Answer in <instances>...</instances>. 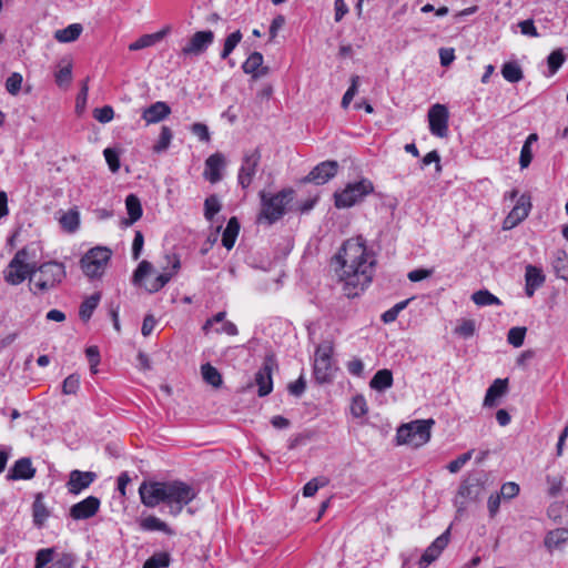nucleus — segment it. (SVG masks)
<instances>
[{
  "label": "nucleus",
  "mask_w": 568,
  "mask_h": 568,
  "mask_svg": "<svg viewBox=\"0 0 568 568\" xmlns=\"http://www.w3.org/2000/svg\"><path fill=\"white\" fill-rule=\"evenodd\" d=\"M332 264L348 298L362 294L373 280L375 260L362 237L345 241Z\"/></svg>",
  "instance_id": "1"
},
{
  "label": "nucleus",
  "mask_w": 568,
  "mask_h": 568,
  "mask_svg": "<svg viewBox=\"0 0 568 568\" xmlns=\"http://www.w3.org/2000/svg\"><path fill=\"white\" fill-rule=\"evenodd\" d=\"M141 503L148 508H154L160 504L168 507L169 515L176 517L183 508L197 496L194 486L182 481H146L139 487Z\"/></svg>",
  "instance_id": "2"
},
{
  "label": "nucleus",
  "mask_w": 568,
  "mask_h": 568,
  "mask_svg": "<svg viewBox=\"0 0 568 568\" xmlns=\"http://www.w3.org/2000/svg\"><path fill=\"white\" fill-rule=\"evenodd\" d=\"M67 277L63 263L49 261L39 265L38 277H31L30 292L34 295L48 293L57 288Z\"/></svg>",
  "instance_id": "3"
},
{
  "label": "nucleus",
  "mask_w": 568,
  "mask_h": 568,
  "mask_svg": "<svg viewBox=\"0 0 568 568\" xmlns=\"http://www.w3.org/2000/svg\"><path fill=\"white\" fill-rule=\"evenodd\" d=\"M293 190L284 189L275 194L260 192L262 209L257 221L273 224L285 214L286 205L293 200Z\"/></svg>",
  "instance_id": "4"
},
{
  "label": "nucleus",
  "mask_w": 568,
  "mask_h": 568,
  "mask_svg": "<svg viewBox=\"0 0 568 568\" xmlns=\"http://www.w3.org/2000/svg\"><path fill=\"white\" fill-rule=\"evenodd\" d=\"M435 424L434 419H416L402 425L397 429L396 438L399 445L406 444L413 447H420L430 439V429Z\"/></svg>",
  "instance_id": "5"
},
{
  "label": "nucleus",
  "mask_w": 568,
  "mask_h": 568,
  "mask_svg": "<svg viewBox=\"0 0 568 568\" xmlns=\"http://www.w3.org/2000/svg\"><path fill=\"white\" fill-rule=\"evenodd\" d=\"M373 192L374 185L368 179H362L357 182L348 183L342 191L334 193L335 206L337 209L352 207L361 203Z\"/></svg>",
  "instance_id": "6"
},
{
  "label": "nucleus",
  "mask_w": 568,
  "mask_h": 568,
  "mask_svg": "<svg viewBox=\"0 0 568 568\" xmlns=\"http://www.w3.org/2000/svg\"><path fill=\"white\" fill-rule=\"evenodd\" d=\"M333 347L331 344H322L315 351L313 374L318 384L329 383L336 368L332 361Z\"/></svg>",
  "instance_id": "7"
},
{
  "label": "nucleus",
  "mask_w": 568,
  "mask_h": 568,
  "mask_svg": "<svg viewBox=\"0 0 568 568\" xmlns=\"http://www.w3.org/2000/svg\"><path fill=\"white\" fill-rule=\"evenodd\" d=\"M112 255L111 250L103 246L91 248L81 258V267L89 277H99L103 274Z\"/></svg>",
  "instance_id": "8"
},
{
  "label": "nucleus",
  "mask_w": 568,
  "mask_h": 568,
  "mask_svg": "<svg viewBox=\"0 0 568 568\" xmlns=\"http://www.w3.org/2000/svg\"><path fill=\"white\" fill-rule=\"evenodd\" d=\"M27 247L19 250L3 271L4 281L13 286L20 285L27 280V261L29 260Z\"/></svg>",
  "instance_id": "9"
},
{
  "label": "nucleus",
  "mask_w": 568,
  "mask_h": 568,
  "mask_svg": "<svg viewBox=\"0 0 568 568\" xmlns=\"http://www.w3.org/2000/svg\"><path fill=\"white\" fill-rule=\"evenodd\" d=\"M261 156L262 155L258 148L244 152L242 164L237 174V182L243 189H247L251 185L257 172Z\"/></svg>",
  "instance_id": "10"
},
{
  "label": "nucleus",
  "mask_w": 568,
  "mask_h": 568,
  "mask_svg": "<svg viewBox=\"0 0 568 568\" xmlns=\"http://www.w3.org/2000/svg\"><path fill=\"white\" fill-rule=\"evenodd\" d=\"M449 113L444 104L436 103L428 110L429 131L433 135L445 138L448 133Z\"/></svg>",
  "instance_id": "11"
},
{
  "label": "nucleus",
  "mask_w": 568,
  "mask_h": 568,
  "mask_svg": "<svg viewBox=\"0 0 568 568\" xmlns=\"http://www.w3.org/2000/svg\"><path fill=\"white\" fill-rule=\"evenodd\" d=\"M214 41V33L211 30L195 32L189 42L182 48L181 55L199 57L203 54Z\"/></svg>",
  "instance_id": "12"
},
{
  "label": "nucleus",
  "mask_w": 568,
  "mask_h": 568,
  "mask_svg": "<svg viewBox=\"0 0 568 568\" xmlns=\"http://www.w3.org/2000/svg\"><path fill=\"white\" fill-rule=\"evenodd\" d=\"M169 267H163V272L159 274L150 284L145 285V290L150 293H155L164 287L170 280L178 273L181 267L180 258L175 254L165 255Z\"/></svg>",
  "instance_id": "13"
},
{
  "label": "nucleus",
  "mask_w": 568,
  "mask_h": 568,
  "mask_svg": "<svg viewBox=\"0 0 568 568\" xmlns=\"http://www.w3.org/2000/svg\"><path fill=\"white\" fill-rule=\"evenodd\" d=\"M338 170V163L336 161H324L317 164L305 178V181L313 182L317 185L327 183L333 179Z\"/></svg>",
  "instance_id": "14"
},
{
  "label": "nucleus",
  "mask_w": 568,
  "mask_h": 568,
  "mask_svg": "<svg viewBox=\"0 0 568 568\" xmlns=\"http://www.w3.org/2000/svg\"><path fill=\"white\" fill-rule=\"evenodd\" d=\"M449 537L450 530L448 528L427 547L419 560L420 568L427 567L440 556L449 542Z\"/></svg>",
  "instance_id": "15"
},
{
  "label": "nucleus",
  "mask_w": 568,
  "mask_h": 568,
  "mask_svg": "<svg viewBox=\"0 0 568 568\" xmlns=\"http://www.w3.org/2000/svg\"><path fill=\"white\" fill-rule=\"evenodd\" d=\"M100 505L98 497L89 496L70 508V516L75 520L89 519L99 511Z\"/></svg>",
  "instance_id": "16"
},
{
  "label": "nucleus",
  "mask_w": 568,
  "mask_h": 568,
  "mask_svg": "<svg viewBox=\"0 0 568 568\" xmlns=\"http://www.w3.org/2000/svg\"><path fill=\"white\" fill-rule=\"evenodd\" d=\"M273 361L266 358L263 365L255 374V384L257 385V395L264 397L273 390Z\"/></svg>",
  "instance_id": "17"
},
{
  "label": "nucleus",
  "mask_w": 568,
  "mask_h": 568,
  "mask_svg": "<svg viewBox=\"0 0 568 568\" xmlns=\"http://www.w3.org/2000/svg\"><path fill=\"white\" fill-rule=\"evenodd\" d=\"M226 165L225 156L220 153H213L205 160L204 178L212 184L222 180V170Z\"/></svg>",
  "instance_id": "18"
},
{
  "label": "nucleus",
  "mask_w": 568,
  "mask_h": 568,
  "mask_svg": "<svg viewBox=\"0 0 568 568\" xmlns=\"http://www.w3.org/2000/svg\"><path fill=\"white\" fill-rule=\"evenodd\" d=\"M97 478L93 471H81L74 469L69 475L67 483L68 491L73 495L80 494L83 489L88 488Z\"/></svg>",
  "instance_id": "19"
},
{
  "label": "nucleus",
  "mask_w": 568,
  "mask_h": 568,
  "mask_svg": "<svg viewBox=\"0 0 568 568\" xmlns=\"http://www.w3.org/2000/svg\"><path fill=\"white\" fill-rule=\"evenodd\" d=\"M530 207L531 204L529 202V197L521 195L517 204L506 216L504 221V229H511L524 221L528 216Z\"/></svg>",
  "instance_id": "20"
},
{
  "label": "nucleus",
  "mask_w": 568,
  "mask_h": 568,
  "mask_svg": "<svg viewBox=\"0 0 568 568\" xmlns=\"http://www.w3.org/2000/svg\"><path fill=\"white\" fill-rule=\"evenodd\" d=\"M484 491V484L478 477H468L465 479L458 489V496L466 501L478 500Z\"/></svg>",
  "instance_id": "21"
},
{
  "label": "nucleus",
  "mask_w": 568,
  "mask_h": 568,
  "mask_svg": "<svg viewBox=\"0 0 568 568\" xmlns=\"http://www.w3.org/2000/svg\"><path fill=\"white\" fill-rule=\"evenodd\" d=\"M36 475V468L32 466L31 459L22 457L18 459L7 474L8 480H29Z\"/></svg>",
  "instance_id": "22"
},
{
  "label": "nucleus",
  "mask_w": 568,
  "mask_h": 568,
  "mask_svg": "<svg viewBox=\"0 0 568 568\" xmlns=\"http://www.w3.org/2000/svg\"><path fill=\"white\" fill-rule=\"evenodd\" d=\"M262 53L255 51L248 55V58L242 64L244 73L251 74L254 80L264 77L268 73V68L263 67Z\"/></svg>",
  "instance_id": "23"
},
{
  "label": "nucleus",
  "mask_w": 568,
  "mask_h": 568,
  "mask_svg": "<svg viewBox=\"0 0 568 568\" xmlns=\"http://www.w3.org/2000/svg\"><path fill=\"white\" fill-rule=\"evenodd\" d=\"M171 108L163 101H158L145 108L142 112V119L146 124L158 123L169 116Z\"/></svg>",
  "instance_id": "24"
},
{
  "label": "nucleus",
  "mask_w": 568,
  "mask_h": 568,
  "mask_svg": "<svg viewBox=\"0 0 568 568\" xmlns=\"http://www.w3.org/2000/svg\"><path fill=\"white\" fill-rule=\"evenodd\" d=\"M508 390V379L507 378H497L493 382V384L486 390V395L484 398L485 407H495L498 403V399L504 396Z\"/></svg>",
  "instance_id": "25"
},
{
  "label": "nucleus",
  "mask_w": 568,
  "mask_h": 568,
  "mask_svg": "<svg viewBox=\"0 0 568 568\" xmlns=\"http://www.w3.org/2000/svg\"><path fill=\"white\" fill-rule=\"evenodd\" d=\"M139 526L144 531H162L169 536L175 535V531L165 521L153 515L142 518Z\"/></svg>",
  "instance_id": "26"
},
{
  "label": "nucleus",
  "mask_w": 568,
  "mask_h": 568,
  "mask_svg": "<svg viewBox=\"0 0 568 568\" xmlns=\"http://www.w3.org/2000/svg\"><path fill=\"white\" fill-rule=\"evenodd\" d=\"M125 209L129 219L124 221L125 225H132L139 221L143 214L140 199L135 194H129L125 199Z\"/></svg>",
  "instance_id": "27"
},
{
  "label": "nucleus",
  "mask_w": 568,
  "mask_h": 568,
  "mask_svg": "<svg viewBox=\"0 0 568 568\" xmlns=\"http://www.w3.org/2000/svg\"><path fill=\"white\" fill-rule=\"evenodd\" d=\"M392 385H393V374L387 368L377 371L369 382L371 388L378 390V392H384L387 388H390Z\"/></svg>",
  "instance_id": "28"
},
{
  "label": "nucleus",
  "mask_w": 568,
  "mask_h": 568,
  "mask_svg": "<svg viewBox=\"0 0 568 568\" xmlns=\"http://www.w3.org/2000/svg\"><path fill=\"white\" fill-rule=\"evenodd\" d=\"M568 541V528H557L550 530L544 540L545 546L551 550L561 547Z\"/></svg>",
  "instance_id": "29"
},
{
  "label": "nucleus",
  "mask_w": 568,
  "mask_h": 568,
  "mask_svg": "<svg viewBox=\"0 0 568 568\" xmlns=\"http://www.w3.org/2000/svg\"><path fill=\"white\" fill-rule=\"evenodd\" d=\"M240 232V223L235 216L231 217L226 224V227L222 234V245L231 250Z\"/></svg>",
  "instance_id": "30"
},
{
  "label": "nucleus",
  "mask_w": 568,
  "mask_h": 568,
  "mask_svg": "<svg viewBox=\"0 0 568 568\" xmlns=\"http://www.w3.org/2000/svg\"><path fill=\"white\" fill-rule=\"evenodd\" d=\"M165 34H166V30H161L159 32L151 33V34H144V36L140 37L136 41L132 42L129 45V50L138 51V50L144 49V48L152 47L155 43H158L159 41H161Z\"/></svg>",
  "instance_id": "31"
},
{
  "label": "nucleus",
  "mask_w": 568,
  "mask_h": 568,
  "mask_svg": "<svg viewBox=\"0 0 568 568\" xmlns=\"http://www.w3.org/2000/svg\"><path fill=\"white\" fill-rule=\"evenodd\" d=\"M83 28L80 23H72L64 29L57 30L54 38L61 43L75 41L82 33Z\"/></svg>",
  "instance_id": "32"
},
{
  "label": "nucleus",
  "mask_w": 568,
  "mask_h": 568,
  "mask_svg": "<svg viewBox=\"0 0 568 568\" xmlns=\"http://www.w3.org/2000/svg\"><path fill=\"white\" fill-rule=\"evenodd\" d=\"M201 374L204 382L214 388H220L223 384V378L221 373L212 366L210 363L203 364L201 366Z\"/></svg>",
  "instance_id": "33"
},
{
  "label": "nucleus",
  "mask_w": 568,
  "mask_h": 568,
  "mask_svg": "<svg viewBox=\"0 0 568 568\" xmlns=\"http://www.w3.org/2000/svg\"><path fill=\"white\" fill-rule=\"evenodd\" d=\"M49 516V510L41 500V496L38 495L32 505V517L34 526H37L38 528H42Z\"/></svg>",
  "instance_id": "34"
},
{
  "label": "nucleus",
  "mask_w": 568,
  "mask_h": 568,
  "mask_svg": "<svg viewBox=\"0 0 568 568\" xmlns=\"http://www.w3.org/2000/svg\"><path fill=\"white\" fill-rule=\"evenodd\" d=\"M100 294L94 293L87 297L80 305L79 316L82 321L87 322L91 318L94 310L98 307L100 302Z\"/></svg>",
  "instance_id": "35"
},
{
  "label": "nucleus",
  "mask_w": 568,
  "mask_h": 568,
  "mask_svg": "<svg viewBox=\"0 0 568 568\" xmlns=\"http://www.w3.org/2000/svg\"><path fill=\"white\" fill-rule=\"evenodd\" d=\"M501 74L504 79L510 83H517L524 78L520 65L513 61L503 64Z\"/></svg>",
  "instance_id": "36"
},
{
  "label": "nucleus",
  "mask_w": 568,
  "mask_h": 568,
  "mask_svg": "<svg viewBox=\"0 0 568 568\" xmlns=\"http://www.w3.org/2000/svg\"><path fill=\"white\" fill-rule=\"evenodd\" d=\"M473 302L478 306L500 305V300L487 290H480L471 295Z\"/></svg>",
  "instance_id": "37"
},
{
  "label": "nucleus",
  "mask_w": 568,
  "mask_h": 568,
  "mask_svg": "<svg viewBox=\"0 0 568 568\" xmlns=\"http://www.w3.org/2000/svg\"><path fill=\"white\" fill-rule=\"evenodd\" d=\"M554 271L557 277L568 280V255L559 252L552 262Z\"/></svg>",
  "instance_id": "38"
},
{
  "label": "nucleus",
  "mask_w": 568,
  "mask_h": 568,
  "mask_svg": "<svg viewBox=\"0 0 568 568\" xmlns=\"http://www.w3.org/2000/svg\"><path fill=\"white\" fill-rule=\"evenodd\" d=\"M60 224L67 232H75L80 224L79 213L77 211H68L61 216Z\"/></svg>",
  "instance_id": "39"
},
{
  "label": "nucleus",
  "mask_w": 568,
  "mask_h": 568,
  "mask_svg": "<svg viewBox=\"0 0 568 568\" xmlns=\"http://www.w3.org/2000/svg\"><path fill=\"white\" fill-rule=\"evenodd\" d=\"M173 139V133L169 126L163 125L158 142L153 145L155 153H162L168 150Z\"/></svg>",
  "instance_id": "40"
},
{
  "label": "nucleus",
  "mask_w": 568,
  "mask_h": 568,
  "mask_svg": "<svg viewBox=\"0 0 568 568\" xmlns=\"http://www.w3.org/2000/svg\"><path fill=\"white\" fill-rule=\"evenodd\" d=\"M328 483L329 480L325 476H320L311 479L303 487L304 497H313L320 488L325 487L326 485H328Z\"/></svg>",
  "instance_id": "41"
},
{
  "label": "nucleus",
  "mask_w": 568,
  "mask_h": 568,
  "mask_svg": "<svg viewBox=\"0 0 568 568\" xmlns=\"http://www.w3.org/2000/svg\"><path fill=\"white\" fill-rule=\"evenodd\" d=\"M241 40H242V33L240 30H236V31L232 32L231 34H229L224 41L223 50L221 52V58L226 59L233 52V50L236 48V45L241 42Z\"/></svg>",
  "instance_id": "42"
},
{
  "label": "nucleus",
  "mask_w": 568,
  "mask_h": 568,
  "mask_svg": "<svg viewBox=\"0 0 568 568\" xmlns=\"http://www.w3.org/2000/svg\"><path fill=\"white\" fill-rule=\"evenodd\" d=\"M525 277H526L527 286H530V287H539L542 285V283L545 281V276L542 275L541 271L531 265H528L526 267Z\"/></svg>",
  "instance_id": "43"
},
{
  "label": "nucleus",
  "mask_w": 568,
  "mask_h": 568,
  "mask_svg": "<svg viewBox=\"0 0 568 568\" xmlns=\"http://www.w3.org/2000/svg\"><path fill=\"white\" fill-rule=\"evenodd\" d=\"M566 61V55L561 49L554 50L547 58L550 74H555Z\"/></svg>",
  "instance_id": "44"
},
{
  "label": "nucleus",
  "mask_w": 568,
  "mask_h": 568,
  "mask_svg": "<svg viewBox=\"0 0 568 568\" xmlns=\"http://www.w3.org/2000/svg\"><path fill=\"white\" fill-rule=\"evenodd\" d=\"M55 550L54 548H42L36 554L34 568H45V566L53 561Z\"/></svg>",
  "instance_id": "45"
},
{
  "label": "nucleus",
  "mask_w": 568,
  "mask_h": 568,
  "mask_svg": "<svg viewBox=\"0 0 568 568\" xmlns=\"http://www.w3.org/2000/svg\"><path fill=\"white\" fill-rule=\"evenodd\" d=\"M368 412L366 399L363 395H356L352 399L351 413L355 418L363 417Z\"/></svg>",
  "instance_id": "46"
},
{
  "label": "nucleus",
  "mask_w": 568,
  "mask_h": 568,
  "mask_svg": "<svg viewBox=\"0 0 568 568\" xmlns=\"http://www.w3.org/2000/svg\"><path fill=\"white\" fill-rule=\"evenodd\" d=\"M410 300H405V301H402L397 304H395L393 307H390L389 310H387L386 312H384L382 314V321L385 323V324H389V323H393L396 321L398 314L405 310L408 305Z\"/></svg>",
  "instance_id": "47"
},
{
  "label": "nucleus",
  "mask_w": 568,
  "mask_h": 568,
  "mask_svg": "<svg viewBox=\"0 0 568 568\" xmlns=\"http://www.w3.org/2000/svg\"><path fill=\"white\" fill-rule=\"evenodd\" d=\"M221 210V203L216 195L209 196L204 202V216L207 221H212L215 214Z\"/></svg>",
  "instance_id": "48"
},
{
  "label": "nucleus",
  "mask_w": 568,
  "mask_h": 568,
  "mask_svg": "<svg viewBox=\"0 0 568 568\" xmlns=\"http://www.w3.org/2000/svg\"><path fill=\"white\" fill-rule=\"evenodd\" d=\"M170 564V556L160 552L151 556L143 565V568H166Z\"/></svg>",
  "instance_id": "49"
},
{
  "label": "nucleus",
  "mask_w": 568,
  "mask_h": 568,
  "mask_svg": "<svg viewBox=\"0 0 568 568\" xmlns=\"http://www.w3.org/2000/svg\"><path fill=\"white\" fill-rule=\"evenodd\" d=\"M526 331V327H511L507 334L508 343L514 347H520L524 344Z\"/></svg>",
  "instance_id": "50"
},
{
  "label": "nucleus",
  "mask_w": 568,
  "mask_h": 568,
  "mask_svg": "<svg viewBox=\"0 0 568 568\" xmlns=\"http://www.w3.org/2000/svg\"><path fill=\"white\" fill-rule=\"evenodd\" d=\"M358 83H359V77L353 75L351 78V85L342 98V102H341L342 108H344V109L348 108L349 103L352 102V100L354 99L355 94L358 91Z\"/></svg>",
  "instance_id": "51"
},
{
  "label": "nucleus",
  "mask_w": 568,
  "mask_h": 568,
  "mask_svg": "<svg viewBox=\"0 0 568 568\" xmlns=\"http://www.w3.org/2000/svg\"><path fill=\"white\" fill-rule=\"evenodd\" d=\"M103 155L105 158L110 171L112 173H116L121 166L119 152L114 149L106 148L103 151Z\"/></svg>",
  "instance_id": "52"
},
{
  "label": "nucleus",
  "mask_w": 568,
  "mask_h": 568,
  "mask_svg": "<svg viewBox=\"0 0 568 568\" xmlns=\"http://www.w3.org/2000/svg\"><path fill=\"white\" fill-rule=\"evenodd\" d=\"M80 387V377L77 374L69 375L62 384V393L65 395L77 394Z\"/></svg>",
  "instance_id": "53"
},
{
  "label": "nucleus",
  "mask_w": 568,
  "mask_h": 568,
  "mask_svg": "<svg viewBox=\"0 0 568 568\" xmlns=\"http://www.w3.org/2000/svg\"><path fill=\"white\" fill-rule=\"evenodd\" d=\"M75 558L72 554H61L54 557L52 565L49 568H73Z\"/></svg>",
  "instance_id": "54"
},
{
  "label": "nucleus",
  "mask_w": 568,
  "mask_h": 568,
  "mask_svg": "<svg viewBox=\"0 0 568 568\" xmlns=\"http://www.w3.org/2000/svg\"><path fill=\"white\" fill-rule=\"evenodd\" d=\"M93 116L100 123H108V122L112 121V119L114 116L113 108L110 105L97 108L93 111Z\"/></svg>",
  "instance_id": "55"
},
{
  "label": "nucleus",
  "mask_w": 568,
  "mask_h": 568,
  "mask_svg": "<svg viewBox=\"0 0 568 568\" xmlns=\"http://www.w3.org/2000/svg\"><path fill=\"white\" fill-rule=\"evenodd\" d=\"M22 84V75L18 72L12 73L6 81L7 91L16 95L19 93Z\"/></svg>",
  "instance_id": "56"
},
{
  "label": "nucleus",
  "mask_w": 568,
  "mask_h": 568,
  "mask_svg": "<svg viewBox=\"0 0 568 568\" xmlns=\"http://www.w3.org/2000/svg\"><path fill=\"white\" fill-rule=\"evenodd\" d=\"M471 455H473V452L469 450V452H466L462 455H459L456 459L452 460L448 465H447V469L452 473V474H455V473H458L463 467L464 465L470 460L471 458Z\"/></svg>",
  "instance_id": "57"
},
{
  "label": "nucleus",
  "mask_w": 568,
  "mask_h": 568,
  "mask_svg": "<svg viewBox=\"0 0 568 568\" xmlns=\"http://www.w3.org/2000/svg\"><path fill=\"white\" fill-rule=\"evenodd\" d=\"M144 245V236L141 231H135L133 243H132V258L139 260Z\"/></svg>",
  "instance_id": "58"
},
{
  "label": "nucleus",
  "mask_w": 568,
  "mask_h": 568,
  "mask_svg": "<svg viewBox=\"0 0 568 568\" xmlns=\"http://www.w3.org/2000/svg\"><path fill=\"white\" fill-rule=\"evenodd\" d=\"M152 270V264L148 261H142L133 274L134 283H140Z\"/></svg>",
  "instance_id": "59"
},
{
  "label": "nucleus",
  "mask_w": 568,
  "mask_h": 568,
  "mask_svg": "<svg viewBox=\"0 0 568 568\" xmlns=\"http://www.w3.org/2000/svg\"><path fill=\"white\" fill-rule=\"evenodd\" d=\"M519 494V485L514 481L505 483L500 488V495L505 499H511Z\"/></svg>",
  "instance_id": "60"
},
{
  "label": "nucleus",
  "mask_w": 568,
  "mask_h": 568,
  "mask_svg": "<svg viewBox=\"0 0 568 568\" xmlns=\"http://www.w3.org/2000/svg\"><path fill=\"white\" fill-rule=\"evenodd\" d=\"M456 333L465 338L470 337L475 333V323L471 320L463 321V323L456 327Z\"/></svg>",
  "instance_id": "61"
},
{
  "label": "nucleus",
  "mask_w": 568,
  "mask_h": 568,
  "mask_svg": "<svg viewBox=\"0 0 568 568\" xmlns=\"http://www.w3.org/2000/svg\"><path fill=\"white\" fill-rule=\"evenodd\" d=\"M71 78L72 69L70 64L60 68V70L55 73V82L58 83V85L69 83L71 81Z\"/></svg>",
  "instance_id": "62"
},
{
  "label": "nucleus",
  "mask_w": 568,
  "mask_h": 568,
  "mask_svg": "<svg viewBox=\"0 0 568 568\" xmlns=\"http://www.w3.org/2000/svg\"><path fill=\"white\" fill-rule=\"evenodd\" d=\"M191 132L196 135L200 141L207 142L210 140L209 128L203 123H194L191 126Z\"/></svg>",
  "instance_id": "63"
},
{
  "label": "nucleus",
  "mask_w": 568,
  "mask_h": 568,
  "mask_svg": "<svg viewBox=\"0 0 568 568\" xmlns=\"http://www.w3.org/2000/svg\"><path fill=\"white\" fill-rule=\"evenodd\" d=\"M306 388V382L303 376H300L294 383L288 385V392L291 395L300 397Z\"/></svg>",
  "instance_id": "64"
}]
</instances>
